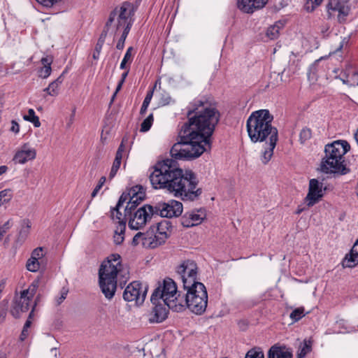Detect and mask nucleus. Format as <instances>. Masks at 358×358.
<instances>
[{
  "label": "nucleus",
  "mask_w": 358,
  "mask_h": 358,
  "mask_svg": "<svg viewBox=\"0 0 358 358\" xmlns=\"http://www.w3.org/2000/svg\"><path fill=\"white\" fill-rule=\"evenodd\" d=\"M58 88L59 85L53 81L50 83L48 87L44 89V92L50 96H55L58 94Z\"/></svg>",
  "instance_id": "ea45409f"
},
{
  "label": "nucleus",
  "mask_w": 358,
  "mask_h": 358,
  "mask_svg": "<svg viewBox=\"0 0 358 358\" xmlns=\"http://www.w3.org/2000/svg\"><path fill=\"white\" fill-rule=\"evenodd\" d=\"M40 263L37 259H32L31 257L27 260L26 267L31 272H36L39 269Z\"/></svg>",
  "instance_id": "c9c22d12"
},
{
  "label": "nucleus",
  "mask_w": 358,
  "mask_h": 358,
  "mask_svg": "<svg viewBox=\"0 0 358 358\" xmlns=\"http://www.w3.org/2000/svg\"><path fill=\"white\" fill-rule=\"evenodd\" d=\"M268 0H238V9L246 13H252L255 10L263 8Z\"/></svg>",
  "instance_id": "412c9836"
},
{
  "label": "nucleus",
  "mask_w": 358,
  "mask_h": 358,
  "mask_svg": "<svg viewBox=\"0 0 358 358\" xmlns=\"http://www.w3.org/2000/svg\"><path fill=\"white\" fill-rule=\"evenodd\" d=\"M152 95H153L152 90H150L147 92V94L143 100V104H142L141 110H140V114L141 115H143L146 113L147 109L149 106V104L151 101Z\"/></svg>",
  "instance_id": "473e14b6"
},
{
  "label": "nucleus",
  "mask_w": 358,
  "mask_h": 358,
  "mask_svg": "<svg viewBox=\"0 0 358 358\" xmlns=\"http://www.w3.org/2000/svg\"><path fill=\"white\" fill-rule=\"evenodd\" d=\"M358 264V239L353 245L350 252L347 254L342 262L344 268H352Z\"/></svg>",
  "instance_id": "5701e85b"
},
{
  "label": "nucleus",
  "mask_w": 358,
  "mask_h": 358,
  "mask_svg": "<svg viewBox=\"0 0 358 358\" xmlns=\"http://www.w3.org/2000/svg\"><path fill=\"white\" fill-rule=\"evenodd\" d=\"M186 109L188 120L181 127L179 140L171 149L176 159L192 160L206 151L220 117L219 111L204 98L194 99Z\"/></svg>",
  "instance_id": "f257e3e1"
},
{
  "label": "nucleus",
  "mask_w": 358,
  "mask_h": 358,
  "mask_svg": "<svg viewBox=\"0 0 358 358\" xmlns=\"http://www.w3.org/2000/svg\"><path fill=\"white\" fill-rule=\"evenodd\" d=\"M154 121L153 114H150L141 123L140 131L141 132H146L150 130Z\"/></svg>",
  "instance_id": "2f4dec72"
},
{
  "label": "nucleus",
  "mask_w": 358,
  "mask_h": 358,
  "mask_svg": "<svg viewBox=\"0 0 358 358\" xmlns=\"http://www.w3.org/2000/svg\"><path fill=\"white\" fill-rule=\"evenodd\" d=\"M11 124L10 131L15 134H17L20 131V125L15 120H12Z\"/></svg>",
  "instance_id": "5fc2aeb1"
},
{
  "label": "nucleus",
  "mask_w": 358,
  "mask_h": 358,
  "mask_svg": "<svg viewBox=\"0 0 358 358\" xmlns=\"http://www.w3.org/2000/svg\"><path fill=\"white\" fill-rule=\"evenodd\" d=\"M311 1H313V3L315 6H312V8H311L310 10L309 9L308 6L307 7V10H310V11H313L315 6H317L320 5L323 0H311Z\"/></svg>",
  "instance_id": "13d9d810"
},
{
  "label": "nucleus",
  "mask_w": 358,
  "mask_h": 358,
  "mask_svg": "<svg viewBox=\"0 0 358 358\" xmlns=\"http://www.w3.org/2000/svg\"><path fill=\"white\" fill-rule=\"evenodd\" d=\"M42 64L43 65V66H51V64L52 62V57H43L41 60Z\"/></svg>",
  "instance_id": "864d4df0"
},
{
  "label": "nucleus",
  "mask_w": 358,
  "mask_h": 358,
  "mask_svg": "<svg viewBox=\"0 0 358 358\" xmlns=\"http://www.w3.org/2000/svg\"><path fill=\"white\" fill-rule=\"evenodd\" d=\"M124 140L122 141L121 144L120 145L117 150V152H119V153H122L124 152Z\"/></svg>",
  "instance_id": "69168bd1"
},
{
  "label": "nucleus",
  "mask_w": 358,
  "mask_h": 358,
  "mask_svg": "<svg viewBox=\"0 0 358 358\" xmlns=\"http://www.w3.org/2000/svg\"><path fill=\"white\" fill-rule=\"evenodd\" d=\"M12 198L10 189H6L0 192V206L9 201Z\"/></svg>",
  "instance_id": "a19ab883"
},
{
  "label": "nucleus",
  "mask_w": 358,
  "mask_h": 358,
  "mask_svg": "<svg viewBox=\"0 0 358 358\" xmlns=\"http://www.w3.org/2000/svg\"><path fill=\"white\" fill-rule=\"evenodd\" d=\"M23 119L26 121L31 122L35 127H39L41 126L39 118L37 115H36L35 111L32 108L29 109L28 114L24 115L23 116Z\"/></svg>",
  "instance_id": "cd10ccee"
},
{
  "label": "nucleus",
  "mask_w": 358,
  "mask_h": 358,
  "mask_svg": "<svg viewBox=\"0 0 358 358\" xmlns=\"http://www.w3.org/2000/svg\"><path fill=\"white\" fill-rule=\"evenodd\" d=\"M186 294L176 298L188 308L192 313L201 315L205 312L208 304V293L203 283L192 284L189 287L184 288Z\"/></svg>",
  "instance_id": "423d86ee"
},
{
  "label": "nucleus",
  "mask_w": 358,
  "mask_h": 358,
  "mask_svg": "<svg viewBox=\"0 0 358 358\" xmlns=\"http://www.w3.org/2000/svg\"><path fill=\"white\" fill-rule=\"evenodd\" d=\"M129 28L127 27V29H124V31H122V34L120 38H119L117 43L116 45V48L118 50H122L124 46V42L127 37V35L129 32Z\"/></svg>",
  "instance_id": "58836bf2"
},
{
  "label": "nucleus",
  "mask_w": 358,
  "mask_h": 358,
  "mask_svg": "<svg viewBox=\"0 0 358 358\" xmlns=\"http://www.w3.org/2000/svg\"><path fill=\"white\" fill-rule=\"evenodd\" d=\"M285 26V22L278 21L273 25L269 27L266 31V36L271 40L275 39L279 36L280 30Z\"/></svg>",
  "instance_id": "393cba45"
},
{
  "label": "nucleus",
  "mask_w": 358,
  "mask_h": 358,
  "mask_svg": "<svg viewBox=\"0 0 358 358\" xmlns=\"http://www.w3.org/2000/svg\"><path fill=\"white\" fill-rule=\"evenodd\" d=\"M350 75L347 73L346 71L341 72L339 76L335 77L336 79H339L342 81L344 85H346L349 87L354 86V83L351 82V80L349 79Z\"/></svg>",
  "instance_id": "4c0bfd02"
},
{
  "label": "nucleus",
  "mask_w": 358,
  "mask_h": 358,
  "mask_svg": "<svg viewBox=\"0 0 358 358\" xmlns=\"http://www.w3.org/2000/svg\"><path fill=\"white\" fill-rule=\"evenodd\" d=\"M128 73H129V69H127L125 72H124L122 74L120 80H122V83H124L125 79H126L127 76H128Z\"/></svg>",
  "instance_id": "774afa93"
},
{
  "label": "nucleus",
  "mask_w": 358,
  "mask_h": 358,
  "mask_svg": "<svg viewBox=\"0 0 358 358\" xmlns=\"http://www.w3.org/2000/svg\"><path fill=\"white\" fill-rule=\"evenodd\" d=\"M152 310L148 314V320L150 323H161L164 321L169 313V307L164 303L155 301Z\"/></svg>",
  "instance_id": "f3484780"
},
{
  "label": "nucleus",
  "mask_w": 358,
  "mask_h": 358,
  "mask_svg": "<svg viewBox=\"0 0 358 358\" xmlns=\"http://www.w3.org/2000/svg\"><path fill=\"white\" fill-rule=\"evenodd\" d=\"M134 13L133 4L127 1L124 2L120 8L117 7L110 12L103 30H106L108 34L111 29L114 36L124 31L127 27L130 30L132 26L131 17Z\"/></svg>",
  "instance_id": "0eeeda50"
},
{
  "label": "nucleus",
  "mask_w": 358,
  "mask_h": 358,
  "mask_svg": "<svg viewBox=\"0 0 358 358\" xmlns=\"http://www.w3.org/2000/svg\"><path fill=\"white\" fill-rule=\"evenodd\" d=\"M350 145L345 140H337L324 147V157L322 158L320 169L325 173L345 175L350 170L344 160V155L350 150Z\"/></svg>",
  "instance_id": "20e7f679"
},
{
  "label": "nucleus",
  "mask_w": 358,
  "mask_h": 358,
  "mask_svg": "<svg viewBox=\"0 0 358 358\" xmlns=\"http://www.w3.org/2000/svg\"><path fill=\"white\" fill-rule=\"evenodd\" d=\"M120 164H121V162H119L117 161V162H115V161L113 162V166H112L110 174H109V178L110 179H112V178H113L115 177V176L116 175L118 169H120Z\"/></svg>",
  "instance_id": "49530a36"
},
{
  "label": "nucleus",
  "mask_w": 358,
  "mask_h": 358,
  "mask_svg": "<svg viewBox=\"0 0 358 358\" xmlns=\"http://www.w3.org/2000/svg\"><path fill=\"white\" fill-rule=\"evenodd\" d=\"M273 116L268 110L252 112L246 122L248 136L252 143L278 140L277 128L272 126Z\"/></svg>",
  "instance_id": "7ed1b4c3"
},
{
  "label": "nucleus",
  "mask_w": 358,
  "mask_h": 358,
  "mask_svg": "<svg viewBox=\"0 0 358 358\" xmlns=\"http://www.w3.org/2000/svg\"><path fill=\"white\" fill-rule=\"evenodd\" d=\"M323 184L317 179L309 181L308 193L306 196L308 206L310 207L317 203L323 196Z\"/></svg>",
  "instance_id": "dca6fc26"
},
{
  "label": "nucleus",
  "mask_w": 358,
  "mask_h": 358,
  "mask_svg": "<svg viewBox=\"0 0 358 358\" xmlns=\"http://www.w3.org/2000/svg\"><path fill=\"white\" fill-rule=\"evenodd\" d=\"M113 237H114V241L116 245L121 244L124 239V235L119 234L118 233H115Z\"/></svg>",
  "instance_id": "603ef678"
},
{
  "label": "nucleus",
  "mask_w": 358,
  "mask_h": 358,
  "mask_svg": "<svg viewBox=\"0 0 358 358\" xmlns=\"http://www.w3.org/2000/svg\"><path fill=\"white\" fill-rule=\"evenodd\" d=\"M123 83H122V80L119 81V83L117 85L116 90H115V92H114V96H116L117 93L121 90Z\"/></svg>",
  "instance_id": "e2e57ef3"
},
{
  "label": "nucleus",
  "mask_w": 358,
  "mask_h": 358,
  "mask_svg": "<svg viewBox=\"0 0 358 358\" xmlns=\"http://www.w3.org/2000/svg\"><path fill=\"white\" fill-rule=\"evenodd\" d=\"M149 180L153 188L165 189L183 201H194L202 193L201 188H196L199 181L195 173L191 170L184 171L173 159L157 162Z\"/></svg>",
  "instance_id": "f03ea898"
},
{
  "label": "nucleus",
  "mask_w": 358,
  "mask_h": 358,
  "mask_svg": "<svg viewBox=\"0 0 358 358\" xmlns=\"http://www.w3.org/2000/svg\"><path fill=\"white\" fill-rule=\"evenodd\" d=\"M12 226V223L10 222V220H8L1 227L3 230H7L10 228Z\"/></svg>",
  "instance_id": "680f3d73"
},
{
  "label": "nucleus",
  "mask_w": 358,
  "mask_h": 358,
  "mask_svg": "<svg viewBox=\"0 0 358 358\" xmlns=\"http://www.w3.org/2000/svg\"><path fill=\"white\" fill-rule=\"evenodd\" d=\"M166 241L165 234L157 232L155 226H152L145 232H138L134 236L132 243L134 245L141 243L146 248H156L165 243Z\"/></svg>",
  "instance_id": "1a4fd4ad"
},
{
  "label": "nucleus",
  "mask_w": 358,
  "mask_h": 358,
  "mask_svg": "<svg viewBox=\"0 0 358 358\" xmlns=\"http://www.w3.org/2000/svg\"><path fill=\"white\" fill-rule=\"evenodd\" d=\"M277 141L278 140H271V141L265 142L264 150L260 156V159L264 164H266L271 160Z\"/></svg>",
  "instance_id": "b1692460"
},
{
  "label": "nucleus",
  "mask_w": 358,
  "mask_h": 358,
  "mask_svg": "<svg viewBox=\"0 0 358 358\" xmlns=\"http://www.w3.org/2000/svg\"><path fill=\"white\" fill-rule=\"evenodd\" d=\"M305 316L304 314V308L303 307L297 308L294 309L291 313H290V318L293 322H297L299 320H301L303 317Z\"/></svg>",
  "instance_id": "72a5a7b5"
},
{
  "label": "nucleus",
  "mask_w": 358,
  "mask_h": 358,
  "mask_svg": "<svg viewBox=\"0 0 358 358\" xmlns=\"http://www.w3.org/2000/svg\"><path fill=\"white\" fill-rule=\"evenodd\" d=\"M51 71H52L51 66H43L41 69L40 76L42 77L43 78H47L51 74Z\"/></svg>",
  "instance_id": "3c124183"
},
{
  "label": "nucleus",
  "mask_w": 358,
  "mask_h": 358,
  "mask_svg": "<svg viewBox=\"0 0 358 358\" xmlns=\"http://www.w3.org/2000/svg\"><path fill=\"white\" fill-rule=\"evenodd\" d=\"M130 199L124 209V215L134 212L138 204L145 198V189L141 185H136L129 189Z\"/></svg>",
  "instance_id": "2eb2a0df"
},
{
  "label": "nucleus",
  "mask_w": 358,
  "mask_h": 358,
  "mask_svg": "<svg viewBox=\"0 0 358 358\" xmlns=\"http://www.w3.org/2000/svg\"><path fill=\"white\" fill-rule=\"evenodd\" d=\"M122 153H119V152H116V155H115V162H122Z\"/></svg>",
  "instance_id": "0e129e2a"
},
{
  "label": "nucleus",
  "mask_w": 358,
  "mask_h": 358,
  "mask_svg": "<svg viewBox=\"0 0 358 358\" xmlns=\"http://www.w3.org/2000/svg\"><path fill=\"white\" fill-rule=\"evenodd\" d=\"M174 101L172 99L171 96L169 94H163L160 98V103L163 106L169 105L171 103H173Z\"/></svg>",
  "instance_id": "de8ad7c7"
},
{
  "label": "nucleus",
  "mask_w": 358,
  "mask_h": 358,
  "mask_svg": "<svg viewBox=\"0 0 358 358\" xmlns=\"http://www.w3.org/2000/svg\"><path fill=\"white\" fill-rule=\"evenodd\" d=\"M205 213L202 210L196 212L192 211L186 213L181 218V224L185 227H192L202 222L205 218Z\"/></svg>",
  "instance_id": "6ab92c4d"
},
{
  "label": "nucleus",
  "mask_w": 358,
  "mask_h": 358,
  "mask_svg": "<svg viewBox=\"0 0 358 358\" xmlns=\"http://www.w3.org/2000/svg\"><path fill=\"white\" fill-rule=\"evenodd\" d=\"M43 248L39 247L33 250L31 258L32 259L39 260L43 257Z\"/></svg>",
  "instance_id": "c03bdc74"
},
{
  "label": "nucleus",
  "mask_w": 358,
  "mask_h": 358,
  "mask_svg": "<svg viewBox=\"0 0 358 358\" xmlns=\"http://www.w3.org/2000/svg\"><path fill=\"white\" fill-rule=\"evenodd\" d=\"M123 272L121 256L118 254L110 255L107 260L101 264L99 270V286L107 299L110 300L115 295L117 275H121L127 279L126 273L122 274Z\"/></svg>",
  "instance_id": "39448f33"
},
{
  "label": "nucleus",
  "mask_w": 358,
  "mask_h": 358,
  "mask_svg": "<svg viewBox=\"0 0 358 358\" xmlns=\"http://www.w3.org/2000/svg\"><path fill=\"white\" fill-rule=\"evenodd\" d=\"M107 36V31L103 30L95 45L93 58L98 59Z\"/></svg>",
  "instance_id": "bb28decb"
},
{
  "label": "nucleus",
  "mask_w": 358,
  "mask_h": 358,
  "mask_svg": "<svg viewBox=\"0 0 358 358\" xmlns=\"http://www.w3.org/2000/svg\"><path fill=\"white\" fill-rule=\"evenodd\" d=\"M67 72V70L65 69L63 73L55 80H54L55 83H56L59 86L64 81V75Z\"/></svg>",
  "instance_id": "4d7b16f0"
},
{
  "label": "nucleus",
  "mask_w": 358,
  "mask_h": 358,
  "mask_svg": "<svg viewBox=\"0 0 358 358\" xmlns=\"http://www.w3.org/2000/svg\"><path fill=\"white\" fill-rule=\"evenodd\" d=\"M268 358H292V352L285 345H273L268 352Z\"/></svg>",
  "instance_id": "4be33fe9"
},
{
  "label": "nucleus",
  "mask_w": 358,
  "mask_h": 358,
  "mask_svg": "<svg viewBox=\"0 0 358 358\" xmlns=\"http://www.w3.org/2000/svg\"><path fill=\"white\" fill-rule=\"evenodd\" d=\"M312 132L311 130L307 127L301 129L299 134V141L301 143L303 144L306 141L311 138Z\"/></svg>",
  "instance_id": "e433bc0d"
},
{
  "label": "nucleus",
  "mask_w": 358,
  "mask_h": 358,
  "mask_svg": "<svg viewBox=\"0 0 358 358\" xmlns=\"http://www.w3.org/2000/svg\"><path fill=\"white\" fill-rule=\"evenodd\" d=\"M69 289L66 287H62L60 290V296L59 297L56 299V301L57 305L61 304L64 300L66 298V296L68 294Z\"/></svg>",
  "instance_id": "a18cd8bd"
},
{
  "label": "nucleus",
  "mask_w": 358,
  "mask_h": 358,
  "mask_svg": "<svg viewBox=\"0 0 358 358\" xmlns=\"http://www.w3.org/2000/svg\"><path fill=\"white\" fill-rule=\"evenodd\" d=\"M153 207L156 215H159L162 217H178L182 213V203L176 200L158 203Z\"/></svg>",
  "instance_id": "ddd939ff"
},
{
  "label": "nucleus",
  "mask_w": 358,
  "mask_h": 358,
  "mask_svg": "<svg viewBox=\"0 0 358 358\" xmlns=\"http://www.w3.org/2000/svg\"><path fill=\"white\" fill-rule=\"evenodd\" d=\"M38 287V280H34L27 289H24L21 292V293L27 296H29V298L32 300V298L35 295Z\"/></svg>",
  "instance_id": "c85d7f7f"
},
{
  "label": "nucleus",
  "mask_w": 358,
  "mask_h": 358,
  "mask_svg": "<svg viewBox=\"0 0 358 358\" xmlns=\"http://www.w3.org/2000/svg\"><path fill=\"white\" fill-rule=\"evenodd\" d=\"M130 199L129 192L128 193H122V194L120 196L118 202L117 203V207L120 208L122 204L127 201V199Z\"/></svg>",
  "instance_id": "09e8293b"
},
{
  "label": "nucleus",
  "mask_w": 358,
  "mask_h": 358,
  "mask_svg": "<svg viewBox=\"0 0 358 358\" xmlns=\"http://www.w3.org/2000/svg\"><path fill=\"white\" fill-rule=\"evenodd\" d=\"M312 343L310 341H304L302 346L299 349L298 353L299 358H303L308 352L311 351Z\"/></svg>",
  "instance_id": "7c9ffc66"
},
{
  "label": "nucleus",
  "mask_w": 358,
  "mask_h": 358,
  "mask_svg": "<svg viewBox=\"0 0 358 358\" xmlns=\"http://www.w3.org/2000/svg\"><path fill=\"white\" fill-rule=\"evenodd\" d=\"M176 273L182 282L183 288L189 287L192 284L201 283L196 281L197 266L194 261H184L177 267Z\"/></svg>",
  "instance_id": "9b49d317"
},
{
  "label": "nucleus",
  "mask_w": 358,
  "mask_h": 358,
  "mask_svg": "<svg viewBox=\"0 0 358 358\" xmlns=\"http://www.w3.org/2000/svg\"><path fill=\"white\" fill-rule=\"evenodd\" d=\"M133 48L132 47H129L127 48V51H126V53L123 57V59L122 60L121 62V64H120V68L121 69H126L127 67H126V64L128 62H131L132 60V51H133Z\"/></svg>",
  "instance_id": "f704fd0d"
},
{
  "label": "nucleus",
  "mask_w": 358,
  "mask_h": 358,
  "mask_svg": "<svg viewBox=\"0 0 358 358\" xmlns=\"http://www.w3.org/2000/svg\"><path fill=\"white\" fill-rule=\"evenodd\" d=\"M35 306H36V303H34V305L33 306V308H34ZM33 311H34V309H32L31 312L30 313L29 316V319L26 321V322H25V324H24V325L23 327V329L27 330L30 327L31 324L30 318L31 317V315H32Z\"/></svg>",
  "instance_id": "6e6d98bb"
},
{
  "label": "nucleus",
  "mask_w": 358,
  "mask_h": 358,
  "mask_svg": "<svg viewBox=\"0 0 358 358\" xmlns=\"http://www.w3.org/2000/svg\"><path fill=\"white\" fill-rule=\"evenodd\" d=\"M31 299L27 296L22 293L20 295L15 294L13 301L10 313L12 315L17 318L20 316L21 313L27 312L30 306V301Z\"/></svg>",
  "instance_id": "a211bd4d"
},
{
  "label": "nucleus",
  "mask_w": 358,
  "mask_h": 358,
  "mask_svg": "<svg viewBox=\"0 0 358 358\" xmlns=\"http://www.w3.org/2000/svg\"><path fill=\"white\" fill-rule=\"evenodd\" d=\"M36 156V150L30 148L27 143H25L19 150L17 151L13 160L15 163L24 164L29 160L35 159Z\"/></svg>",
  "instance_id": "aec40b11"
},
{
  "label": "nucleus",
  "mask_w": 358,
  "mask_h": 358,
  "mask_svg": "<svg viewBox=\"0 0 358 358\" xmlns=\"http://www.w3.org/2000/svg\"><path fill=\"white\" fill-rule=\"evenodd\" d=\"M126 229V221H120L117 226V229L115 231V233H118L119 234L124 235Z\"/></svg>",
  "instance_id": "8fccbe9b"
},
{
  "label": "nucleus",
  "mask_w": 358,
  "mask_h": 358,
  "mask_svg": "<svg viewBox=\"0 0 358 358\" xmlns=\"http://www.w3.org/2000/svg\"><path fill=\"white\" fill-rule=\"evenodd\" d=\"M172 229L173 226L169 220H166L158 222L155 226V230L157 232H162V234L164 233L166 236V239L169 237Z\"/></svg>",
  "instance_id": "a878e982"
},
{
  "label": "nucleus",
  "mask_w": 358,
  "mask_h": 358,
  "mask_svg": "<svg viewBox=\"0 0 358 358\" xmlns=\"http://www.w3.org/2000/svg\"><path fill=\"white\" fill-rule=\"evenodd\" d=\"M319 60H317L313 65H311L309 68V71L308 73V77L310 80H317L316 78V71L317 68V63Z\"/></svg>",
  "instance_id": "37998d69"
},
{
  "label": "nucleus",
  "mask_w": 358,
  "mask_h": 358,
  "mask_svg": "<svg viewBox=\"0 0 358 358\" xmlns=\"http://www.w3.org/2000/svg\"><path fill=\"white\" fill-rule=\"evenodd\" d=\"M101 187H102V186H101L100 185L97 184V185L96 186V187L94 188V189L92 192V197L96 196V195L97 194V193L99 192V191L101 189Z\"/></svg>",
  "instance_id": "bf43d9fd"
},
{
  "label": "nucleus",
  "mask_w": 358,
  "mask_h": 358,
  "mask_svg": "<svg viewBox=\"0 0 358 358\" xmlns=\"http://www.w3.org/2000/svg\"><path fill=\"white\" fill-rule=\"evenodd\" d=\"M245 358H264V354L261 348H253L247 352Z\"/></svg>",
  "instance_id": "c756f323"
},
{
  "label": "nucleus",
  "mask_w": 358,
  "mask_h": 358,
  "mask_svg": "<svg viewBox=\"0 0 358 358\" xmlns=\"http://www.w3.org/2000/svg\"><path fill=\"white\" fill-rule=\"evenodd\" d=\"M156 215L154 207L150 205H144L137 210L131 212L129 215H124L129 218V227L132 229L138 230L146 224V223Z\"/></svg>",
  "instance_id": "9d476101"
},
{
  "label": "nucleus",
  "mask_w": 358,
  "mask_h": 358,
  "mask_svg": "<svg viewBox=\"0 0 358 358\" xmlns=\"http://www.w3.org/2000/svg\"><path fill=\"white\" fill-rule=\"evenodd\" d=\"M148 287L138 281L129 284L123 292V299L128 302H134L136 306L143 303Z\"/></svg>",
  "instance_id": "f8f14e48"
},
{
  "label": "nucleus",
  "mask_w": 358,
  "mask_h": 358,
  "mask_svg": "<svg viewBox=\"0 0 358 358\" xmlns=\"http://www.w3.org/2000/svg\"><path fill=\"white\" fill-rule=\"evenodd\" d=\"M28 336V329H23L22 331V333L20 334V339L22 341H24L27 336Z\"/></svg>",
  "instance_id": "052dcab7"
},
{
  "label": "nucleus",
  "mask_w": 358,
  "mask_h": 358,
  "mask_svg": "<svg viewBox=\"0 0 358 358\" xmlns=\"http://www.w3.org/2000/svg\"><path fill=\"white\" fill-rule=\"evenodd\" d=\"M8 170V167L5 165L0 166V176L5 173Z\"/></svg>",
  "instance_id": "338daca9"
},
{
  "label": "nucleus",
  "mask_w": 358,
  "mask_h": 358,
  "mask_svg": "<svg viewBox=\"0 0 358 358\" xmlns=\"http://www.w3.org/2000/svg\"><path fill=\"white\" fill-rule=\"evenodd\" d=\"M328 17H334L337 13V18L339 22H343L350 12V7L341 0H329L327 6Z\"/></svg>",
  "instance_id": "4468645a"
},
{
  "label": "nucleus",
  "mask_w": 358,
  "mask_h": 358,
  "mask_svg": "<svg viewBox=\"0 0 358 358\" xmlns=\"http://www.w3.org/2000/svg\"><path fill=\"white\" fill-rule=\"evenodd\" d=\"M177 293L176 282L172 279L167 278L154 290L150 301L152 304H155V301L162 300L169 308L176 312H180L184 310V304L181 303L180 301L176 299L181 296L180 294L177 295Z\"/></svg>",
  "instance_id": "6e6552de"
},
{
  "label": "nucleus",
  "mask_w": 358,
  "mask_h": 358,
  "mask_svg": "<svg viewBox=\"0 0 358 358\" xmlns=\"http://www.w3.org/2000/svg\"><path fill=\"white\" fill-rule=\"evenodd\" d=\"M120 208H117V206L111 210V216L113 220H116L117 223L120 222V221H125L124 215L122 216V214L119 210Z\"/></svg>",
  "instance_id": "79ce46f5"
}]
</instances>
